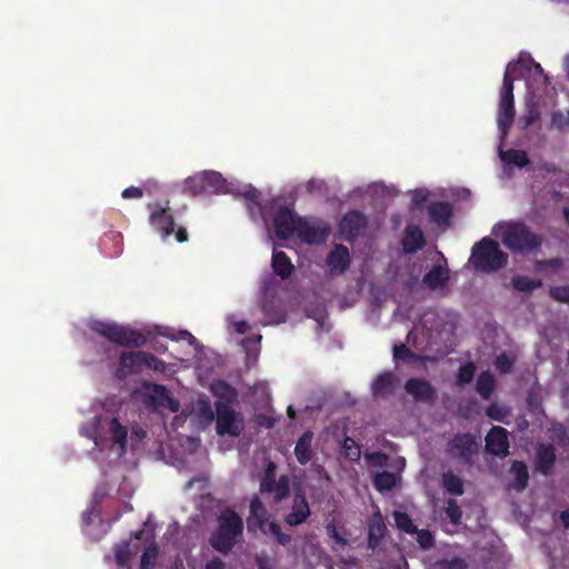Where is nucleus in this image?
Returning <instances> with one entry per match:
<instances>
[{
	"label": "nucleus",
	"mask_w": 569,
	"mask_h": 569,
	"mask_svg": "<svg viewBox=\"0 0 569 569\" xmlns=\"http://www.w3.org/2000/svg\"><path fill=\"white\" fill-rule=\"evenodd\" d=\"M313 432L310 430L305 431L298 439L295 447V456L300 465H307L313 457L312 451Z\"/></svg>",
	"instance_id": "obj_23"
},
{
	"label": "nucleus",
	"mask_w": 569,
	"mask_h": 569,
	"mask_svg": "<svg viewBox=\"0 0 569 569\" xmlns=\"http://www.w3.org/2000/svg\"><path fill=\"white\" fill-rule=\"evenodd\" d=\"M206 569H226L223 561L214 557L206 563Z\"/></svg>",
	"instance_id": "obj_58"
},
{
	"label": "nucleus",
	"mask_w": 569,
	"mask_h": 569,
	"mask_svg": "<svg viewBox=\"0 0 569 569\" xmlns=\"http://www.w3.org/2000/svg\"><path fill=\"white\" fill-rule=\"evenodd\" d=\"M442 487L448 493L453 496H462L465 492L462 479L452 471L442 473Z\"/></svg>",
	"instance_id": "obj_31"
},
{
	"label": "nucleus",
	"mask_w": 569,
	"mask_h": 569,
	"mask_svg": "<svg viewBox=\"0 0 569 569\" xmlns=\"http://www.w3.org/2000/svg\"><path fill=\"white\" fill-rule=\"evenodd\" d=\"M530 63H531V67H532V69L535 70V72H536L537 74H539V76L543 77V83H545V86L550 84L551 79H550V77H549L548 74H546V73H545V70H543V68L541 67V64H540V63H538V62H535L533 60H531V62H530Z\"/></svg>",
	"instance_id": "obj_54"
},
{
	"label": "nucleus",
	"mask_w": 569,
	"mask_h": 569,
	"mask_svg": "<svg viewBox=\"0 0 569 569\" xmlns=\"http://www.w3.org/2000/svg\"><path fill=\"white\" fill-rule=\"evenodd\" d=\"M144 351H126L119 357L116 371L118 379H124L130 375L139 373L142 368Z\"/></svg>",
	"instance_id": "obj_17"
},
{
	"label": "nucleus",
	"mask_w": 569,
	"mask_h": 569,
	"mask_svg": "<svg viewBox=\"0 0 569 569\" xmlns=\"http://www.w3.org/2000/svg\"><path fill=\"white\" fill-rule=\"evenodd\" d=\"M512 286L517 291L520 292H531L537 288L542 286V281L540 279H531L526 276H516L512 278Z\"/></svg>",
	"instance_id": "obj_37"
},
{
	"label": "nucleus",
	"mask_w": 569,
	"mask_h": 569,
	"mask_svg": "<svg viewBox=\"0 0 569 569\" xmlns=\"http://www.w3.org/2000/svg\"><path fill=\"white\" fill-rule=\"evenodd\" d=\"M149 221L163 239H167L174 231L176 223L173 214L168 206L158 207L151 211Z\"/></svg>",
	"instance_id": "obj_16"
},
{
	"label": "nucleus",
	"mask_w": 569,
	"mask_h": 569,
	"mask_svg": "<svg viewBox=\"0 0 569 569\" xmlns=\"http://www.w3.org/2000/svg\"><path fill=\"white\" fill-rule=\"evenodd\" d=\"M243 198L247 201L248 210L251 213L257 211L260 212L263 218L266 217V206H261V192L258 189L249 186L243 192Z\"/></svg>",
	"instance_id": "obj_32"
},
{
	"label": "nucleus",
	"mask_w": 569,
	"mask_h": 569,
	"mask_svg": "<svg viewBox=\"0 0 569 569\" xmlns=\"http://www.w3.org/2000/svg\"><path fill=\"white\" fill-rule=\"evenodd\" d=\"M405 390L417 402L431 403L437 399L436 388L425 379L409 378L405 383Z\"/></svg>",
	"instance_id": "obj_15"
},
{
	"label": "nucleus",
	"mask_w": 569,
	"mask_h": 569,
	"mask_svg": "<svg viewBox=\"0 0 569 569\" xmlns=\"http://www.w3.org/2000/svg\"><path fill=\"white\" fill-rule=\"evenodd\" d=\"M214 407L217 433L221 437L226 435L234 438L239 437L244 429L242 415L232 409L230 403L221 400H217Z\"/></svg>",
	"instance_id": "obj_7"
},
{
	"label": "nucleus",
	"mask_w": 569,
	"mask_h": 569,
	"mask_svg": "<svg viewBox=\"0 0 569 569\" xmlns=\"http://www.w3.org/2000/svg\"><path fill=\"white\" fill-rule=\"evenodd\" d=\"M158 557V549L156 546L146 548L140 559V569H153Z\"/></svg>",
	"instance_id": "obj_40"
},
{
	"label": "nucleus",
	"mask_w": 569,
	"mask_h": 569,
	"mask_svg": "<svg viewBox=\"0 0 569 569\" xmlns=\"http://www.w3.org/2000/svg\"><path fill=\"white\" fill-rule=\"evenodd\" d=\"M393 357L402 361H411L416 358L415 353L405 343L395 346Z\"/></svg>",
	"instance_id": "obj_46"
},
{
	"label": "nucleus",
	"mask_w": 569,
	"mask_h": 569,
	"mask_svg": "<svg viewBox=\"0 0 569 569\" xmlns=\"http://www.w3.org/2000/svg\"><path fill=\"white\" fill-rule=\"evenodd\" d=\"M559 518L565 528H569V510L561 511Z\"/></svg>",
	"instance_id": "obj_62"
},
{
	"label": "nucleus",
	"mask_w": 569,
	"mask_h": 569,
	"mask_svg": "<svg viewBox=\"0 0 569 569\" xmlns=\"http://www.w3.org/2000/svg\"><path fill=\"white\" fill-rule=\"evenodd\" d=\"M183 189L184 192L191 196L208 193L201 172L187 178L183 183Z\"/></svg>",
	"instance_id": "obj_35"
},
{
	"label": "nucleus",
	"mask_w": 569,
	"mask_h": 569,
	"mask_svg": "<svg viewBox=\"0 0 569 569\" xmlns=\"http://www.w3.org/2000/svg\"><path fill=\"white\" fill-rule=\"evenodd\" d=\"M302 217L297 216L292 209L287 206H280L276 209L272 222L276 237L280 240H288L298 229V222Z\"/></svg>",
	"instance_id": "obj_11"
},
{
	"label": "nucleus",
	"mask_w": 569,
	"mask_h": 569,
	"mask_svg": "<svg viewBox=\"0 0 569 569\" xmlns=\"http://www.w3.org/2000/svg\"><path fill=\"white\" fill-rule=\"evenodd\" d=\"M449 280V271L443 267L436 264L423 276L422 282L429 289L443 287Z\"/></svg>",
	"instance_id": "obj_27"
},
{
	"label": "nucleus",
	"mask_w": 569,
	"mask_h": 569,
	"mask_svg": "<svg viewBox=\"0 0 569 569\" xmlns=\"http://www.w3.org/2000/svg\"><path fill=\"white\" fill-rule=\"evenodd\" d=\"M287 413H288V417L291 418V419H295L296 417V411L293 409L292 406H289L288 409H287Z\"/></svg>",
	"instance_id": "obj_64"
},
{
	"label": "nucleus",
	"mask_w": 569,
	"mask_h": 569,
	"mask_svg": "<svg viewBox=\"0 0 569 569\" xmlns=\"http://www.w3.org/2000/svg\"><path fill=\"white\" fill-rule=\"evenodd\" d=\"M368 227V219L359 210L348 211L339 222V232L346 241L356 240Z\"/></svg>",
	"instance_id": "obj_12"
},
{
	"label": "nucleus",
	"mask_w": 569,
	"mask_h": 569,
	"mask_svg": "<svg viewBox=\"0 0 569 569\" xmlns=\"http://www.w3.org/2000/svg\"><path fill=\"white\" fill-rule=\"evenodd\" d=\"M396 476L389 471H381L375 475L373 486L379 492L391 491L396 487Z\"/></svg>",
	"instance_id": "obj_34"
},
{
	"label": "nucleus",
	"mask_w": 569,
	"mask_h": 569,
	"mask_svg": "<svg viewBox=\"0 0 569 569\" xmlns=\"http://www.w3.org/2000/svg\"><path fill=\"white\" fill-rule=\"evenodd\" d=\"M476 373V366L469 361L462 365L457 372V383L459 386L468 385L473 380Z\"/></svg>",
	"instance_id": "obj_38"
},
{
	"label": "nucleus",
	"mask_w": 569,
	"mask_h": 569,
	"mask_svg": "<svg viewBox=\"0 0 569 569\" xmlns=\"http://www.w3.org/2000/svg\"><path fill=\"white\" fill-rule=\"evenodd\" d=\"M386 531L387 527L381 515H375L368 523V548L375 550L383 539Z\"/></svg>",
	"instance_id": "obj_22"
},
{
	"label": "nucleus",
	"mask_w": 569,
	"mask_h": 569,
	"mask_svg": "<svg viewBox=\"0 0 569 569\" xmlns=\"http://www.w3.org/2000/svg\"><path fill=\"white\" fill-rule=\"evenodd\" d=\"M238 333H246L249 330V325L246 321H239L234 325Z\"/></svg>",
	"instance_id": "obj_61"
},
{
	"label": "nucleus",
	"mask_w": 569,
	"mask_h": 569,
	"mask_svg": "<svg viewBox=\"0 0 569 569\" xmlns=\"http://www.w3.org/2000/svg\"><path fill=\"white\" fill-rule=\"evenodd\" d=\"M415 533L417 535V542L421 549L427 550L433 547L435 538L429 530L417 528Z\"/></svg>",
	"instance_id": "obj_44"
},
{
	"label": "nucleus",
	"mask_w": 569,
	"mask_h": 569,
	"mask_svg": "<svg viewBox=\"0 0 569 569\" xmlns=\"http://www.w3.org/2000/svg\"><path fill=\"white\" fill-rule=\"evenodd\" d=\"M556 450L552 445H541L536 452V469L543 475H549L556 463Z\"/></svg>",
	"instance_id": "obj_20"
},
{
	"label": "nucleus",
	"mask_w": 569,
	"mask_h": 569,
	"mask_svg": "<svg viewBox=\"0 0 569 569\" xmlns=\"http://www.w3.org/2000/svg\"><path fill=\"white\" fill-rule=\"evenodd\" d=\"M142 366L152 369L156 372H163L166 370V362L154 355L144 351Z\"/></svg>",
	"instance_id": "obj_43"
},
{
	"label": "nucleus",
	"mask_w": 569,
	"mask_h": 569,
	"mask_svg": "<svg viewBox=\"0 0 569 569\" xmlns=\"http://www.w3.org/2000/svg\"><path fill=\"white\" fill-rule=\"evenodd\" d=\"M331 228L328 222L302 217L298 222L296 236L307 244H321L328 240Z\"/></svg>",
	"instance_id": "obj_10"
},
{
	"label": "nucleus",
	"mask_w": 569,
	"mask_h": 569,
	"mask_svg": "<svg viewBox=\"0 0 569 569\" xmlns=\"http://www.w3.org/2000/svg\"><path fill=\"white\" fill-rule=\"evenodd\" d=\"M428 214L439 227L448 226L452 217V206L445 201L432 202L428 206Z\"/></svg>",
	"instance_id": "obj_21"
},
{
	"label": "nucleus",
	"mask_w": 569,
	"mask_h": 569,
	"mask_svg": "<svg viewBox=\"0 0 569 569\" xmlns=\"http://www.w3.org/2000/svg\"><path fill=\"white\" fill-rule=\"evenodd\" d=\"M427 199V193L422 190H416L412 194V202L415 206H420Z\"/></svg>",
	"instance_id": "obj_59"
},
{
	"label": "nucleus",
	"mask_w": 569,
	"mask_h": 569,
	"mask_svg": "<svg viewBox=\"0 0 569 569\" xmlns=\"http://www.w3.org/2000/svg\"><path fill=\"white\" fill-rule=\"evenodd\" d=\"M247 528L250 532L260 530L266 535L271 533L281 546H287L291 541V536L282 532L278 522L268 521V510L258 496H253L250 501Z\"/></svg>",
	"instance_id": "obj_3"
},
{
	"label": "nucleus",
	"mask_w": 569,
	"mask_h": 569,
	"mask_svg": "<svg viewBox=\"0 0 569 569\" xmlns=\"http://www.w3.org/2000/svg\"><path fill=\"white\" fill-rule=\"evenodd\" d=\"M272 269L281 279H288L293 272V264L283 251H274L272 254Z\"/></svg>",
	"instance_id": "obj_28"
},
{
	"label": "nucleus",
	"mask_w": 569,
	"mask_h": 569,
	"mask_svg": "<svg viewBox=\"0 0 569 569\" xmlns=\"http://www.w3.org/2000/svg\"><path fill=\"white\" fill-rule=\"evenodd\" d=\"M342 449L345 451V455L353 461H357L360 459L361 451L360 447L357 445V442L350 438L346 437L342 443Z\"/></svg>",
	"instance_id": "obj_41"
},
{
	"label": "nucleus",
	"mask_w": 569,
	"mask_h": 569,
	"mask_svg": "<svg viewBox=\"0 0 569 569\" xmlns=\"http://www.w3.org/2000/svg\"><path fill=\"white\" fill-rule=\"evenodd\" d=\"M116 559L119 566L123 567L128 563L130 555H129V545L126 542L122 546H118L116 548Z\"/></svg>",
	"instance_id": "obj_48"
},
{
	"label": "nucleus",
	"mask_w": 569,
	"mask_h": 569,
	"mask_svg": "<svg viewBox=\"0 0 569 569\" xmlns=\"http://www.w3.org/2000/svg\"><path fill=\"white\" fill-rule=\"evenodd\" d=\"M486 415L491 419L496 421H502L503 420V410L500 408L497 403H491L486 409Z\"/></svg>",
	"instance_id": "obj_49"
},
{
	"label": "nucleus",
	"mask_w": 569,
	"mask_h": 569,
	"mask_svg": "<svg viewBox=\"0 0 569 569\" xmlns=\"http://www.w3.org/2000/svg\"><path fill=\"white\" fill-rule=\"evenodd\" d=\"M142 197H143V190L138 187H129L122 191V198H124V199H132V198L138 199V198H142Z\"/></svg>",
	"instance_id": "obj_52"
},
{
	"label": "nucleus",
	"mask_w": 569,
	"mask_h": 569,
	"mask_svg": "<svg viewBox=\"0 0 569 569\" xmlns=\"http://www.w3.org/2000/svg\"><path fill=\"white\" fill-rule=\"evenodd\" d=\"M176 239L178 242H186L189 239L187 229L184 227H179L176 231Z\"/></svg>",
	"instance_id": "obj_60"
},
{
	"label": "nucleus",
	"mask_w": 569,
	"mask_h": 569,
	"mask_svg": "<svg viewBox=\"0 0 569 569\" xmlns=\"http://www.w3.org/2000/svg\"><path fill=\"white\" fill-rule=\"evenodd\" d=\"M90 329L109 341L127 348H140L147 338L138 330L120 326L114 322L92 321Z\"/></svg>",
	"instance_id": "obj_4"
},
{
	"label": "nucleus",
	"mask_w": 569,
	"mask_h": 569,
	"mask_svg": "<svg viewBox=\"0 0 569 569\" xmlns=\"http://www.w3.org/2000/svg\"><path fill=\"white\" fill-rule=\"evenodd\" d=\"M503 244L512 251L529 253L541 246V239L523 222L507 226L502 234Z\"/></svg>",
	"instance_id": "obj_6"
},
{
	"label": "nucleus",
	"mask_w": 569,
	"mask_h": 569,
	"mask_svg": "<svg viewBox=\"0 0 569 569\" xmlns=\"http://www.w3.org/2000/svg\"><path fill=\"white\" fill-rule=\"evenodd\" d=\"M480 441L477 436L466 432L456 433L448 442V453L466 465H471L479 453Z\"/></svg>",
	"instance_id": "obj_9"
},
{
	"label": "nucleus",
	"mask_w": 569,
	"mask_h": 569,
	"mask_svg": "<svg viewBox=\"0 0 569 569\" xmlns=\"http://www.w3.org/2000/svg\"><path fill=\"white\" fill-rule=\"evenodd\" d=\"M500 158L503 162L515 164L518 168H525L530 163L527 152L518 149L500 151Z\"/></svg>",
	"instance_id": "obj_33"
},
{
	"label": "nucleus",
	"mask_w": 569,
	"mask_h": 569,
	"mask_svg": "<svg viewBox=\"0 0 569 569\" xmlns=\"http://www.w3.org/2000/svg\"><path fill=\"white\" fill-rule=\"evenodd\" d=\"M327 533L330 538L335 539L340 545H346L347 540L340 536V533L337 530V527L333 522L328 523L327 526Z\"/></svg>",
	"instance_id": "obj_51"
},
{
	"label": "nucleus",
	"mask_w": 569,
	"mask_h": 569,
	"mask_svg": "<svg viewBox=\"0 0 569 569\" xmlns=\"http://www.w3.org/2000/svg\"><path fill=\"white\" fill-rule=\"evenodd\" d=\"M446 569H467V566L463 559L455 558L447 563Z\"/></svg>",
	"instance_id": "obj_57"
},
{
	"label": "nucleus",
	"mask_w": 569,
	"mask_h": 569,
	"mask_svg": "<svg viewBox=\"0 0 569 569\" xmlns=\"http://www.w3.org/2000/svg\"><path fill=\"white\" fill-rule=\"evenodd\" d=\"M311 511L309 502L302 490H296L292 498L290 511L284 516V522L290 527H297L305 523L310 517Z\"/></svg>",
	"instance_id": "obj_13"
},
{
	"label": "nucleus",
	"mask_w": 569,
	"mask_h": 569,
	"mask_svg": "<svg viewBox=\"0 0 569 569\" xmlns=\"http://www.w3.org/2000/svg\"><path fill=\"white\" fill-rule=\"evenodd\" d=\"M276 463L271 460L268 461L259 489L261 493H274L273 502L280 503L290 495V480L287 475H281L276 479Z\"/></svg>",
	"instance_id": "obj_8"
},
{
	"label": "nucleus",
	"mask_w": 569,
	"mask_h": 569,
	"mask_svg": "<svg viewBox=\"0 0 569 569\" xmlns=\"http://www.w3.org/2000/svg\"><path fill=\"white\" fill-rule=\"evenodd\" d=\"M549 296L556 301L569 303V286H556L549 289Z\"/></svg>",
	"instance_id": "obj_45"
},
{
	"label": "nucleus",
	"mask_w": 569,
	"mask_h": 569,
	"mask_svg": "<svg viewBox=\"0 0 569 569\" xmlns=\"http://www.w3.org/2000/svg\"><path fill=\"white\" fill-rule=\"evenodd\" d=\"M427 243L426 237L419 226L408 224L401 239L405 253L412 254L421 250Z\"/></svg>",
	"instance_id": "obj_19"
},
{
	"label": "nucleus",
	"mask_w": 569,
	"mask_h": 569,
	"mask_svg": "<svg viewBox=\"0 0 569 569\" xmlns=\"http://www.w3.org/2000/svg\"><path fill=\"white\" fill-rule=\"evenodd\" d=\"M161 335L170 338L173 341H179V340H187L189 338V336L191 335V332H189L188 330H180L176 335H168L166 332H163Z\"/></svg>",
	"instance_id": "obj_56"
},
{
	"label": "nucleus",
	"mask_w": 569,
	"mask_h": 569,
	"mask_svg": "<svg viewBox=\"0 0 569 569\" xmlns=\"http://www.w3.org/2000/svg\"><path fill=\"white\" fill-rule=\"evenodd\" d=\"M109 435L113 443L118 445L119 449L124 451L127 446L128 430L127 427L120 423L118 418H112L110 420Z\"/></svg>",
	"instance_id": "obj_29"
},
{
	"label": "nucleus",
	"mask_w": 569,
	"mask_h": 569,
	"mask_svg": "<svg viewBox=\"0 0 569 569\" xmlns=\"http://www.w3.org/2000/svg\"><path fill=\"white\" fill-rule=\"evenodd\" d=\"M510 473L513 475V481L510 487L517 491L522 492L529 482L528 467L523 461L515 460L510 466Z\"/></svg>",
	"instance_id": "obj_25"
},
{
	"label": "nucleus",
	"mask_w": 569,
	"mask_h": 569,
	"mask_svg": "<svg viewBox=\"0 0 569 569\" xmlns=\"http://www.w3.org/2000/svg\"><path fill=\"white\" fill-rule=\"evenodd\" d=\"M519 61L509 62L503 74L502 89L499 101V110L497 123L502 132V136H507L508 130L513 123L515 119V97H513V82L515 78L512 73L516 71Z\"/></svg>",
	"instance_id": "obj_5"
},
{
	"label": "nucleus",
	"mask_w": 569,
	"mask_h": 569,
	"mask_svg": "<svg viewBox=\"0 0 569 569\" xmlns=\"http://www.w3.org/2000/svg\"><path fill=\"white\" fill-rule=\"evenodd\" d=\"M212 392L214 396L220 398L219 400L230 403L237 397L236 389L230 386L228 382L219 380L212 387Z\"/></svg>",
	"instance_id": "obj_36"
},
{
	"label": "nucleus",
	"mask_w": 569,
	"mask_h": 569,
	"mask_svg": "<svg viewBox=\"0 0 569 569\" xmlns=\"http://www.w3.org/2000/svg\"><path fill=\"white\" fill-rule=\"evenodd\" d=\"M486 450L497 457H507L509 455L508 431L503 427L493 426L487 433Z\"/></svg>",
	"instance_id": "obj_14"
},
{
	"label": "nucleus",
	"mask_w": 569,
	"mask_h": 569,
	"mask_svg": "<svg viewBox=\"0 0 569 569\" xmlns=\"http://www.w3.org/2000/svg\"><path fill=\"white\" fill-rule=\"evenodd\" d=\"M539 118V112L536 110H531L527 116L522 117L520 119L521 122H523V127H528L532 124L536 120Z\"/></svg>",
	"instance_id": "obj_55"
},
{
	"label": "nucleus",
	"mask_w": 569,
	"mask_h": 569,
	"mask_svg": "<svg viewBox=\"0 0 569 569\" xmlns=\"http://www.w3.org/2000/svg\"><path fill=\"white\" fill-rule=\"evenodd\" d=\"M496 387V380L489 371H482L476 382V390L482 399H490Z\"/></svg>",
	"instance_id": "obj_30"
},
{
	"label": "nucleus",
	"mask_w": 569,
	"mask_h": 569,
	"mask_svg": "<svg viewBox=\"0 0 569 569\" xmlns=\"http://www.w3.org/2000/svg\"><path fill=\"white\" fill-rule=\"evenodd\" d=\"M470 262L478 271L493 272L507 264L508 256L496 240L486 237L472 247Z\"/></svg>",
	"instance_id": "obj_2"
},
{
	"label": "nucleus",
	"mask_w": 569,
	"mask_h": 569,
	"mask_svg": "<svg viewBox=\"0 0 569 569\" xmlns=\"http://www.w3.org/2000/svg\"><path fill=\"white\" fill-rule=\"evenodd\" d=\"M199 415L209 421L213 420L214 415H213V411H212V408H211L209 401H207V400L199 401Z\"/></svg>",
	"instance_id": "obj_50"
},
{
	"label": "nucleus",
	"mask_w": 569,
	"mask_h": 569,
	"mask_svg": "<svg viewBox=\"0 0 569 569\" xmlns=\"http://www.w3.org/2000/svg\"><path fill=\"white\" fill-rule=\"evenodd\" d=\"M188 343L194 348H198L201 349V345L199 343V341L197 340V338L191 333L189 336V338L187 339Z\"/></svg>",
	"instance_id": "obj_63"
},
{
	"label": "nucleus",
	"mask_w": 569,
	"mask_h": 569,
	"mask_svg": "<svg viewBox=\"0 0 569 569\" xmlns=\"http://www.w3.org/2000/svg\"><path fill=\"white\" fill-rule=\"evenodd\" d=\"M495 366L501 373H507L513 366V359L506 353H501L496 358Z\"/></svg>",
	"instance_id": "obj_47"
},
{
	"label": "nucleus",
	"mask_w": 569,
	"mask_h": 569,
	"mask_svg": "<svg viewBox=\"0 0 569 569\" xmlns=\"http://www.w3.org/2000/svg\"><path fill=\"white\" fill-rule=\"evenodd\" d=\"M396 376L392 372L379 375L371 383L372 393L377 397H388L392 395L396 386Z\"/></svg>",
	"instance_id": "obj_24"
},
{
	"label": "nucleus",
	"mask_w": 569,
	"mask_h": 569,
	"mask_svg": "<svg viewBox=\"0 0 569 569\" xmlns=\"http://www.w3.org/2000/svg\"><path fill=\"white\" fill-rule=\"evenodd\" d=\"M395 521L397 527L406 533L413 535L417 527L413 525L412 519L406 512L397 511L395 513Z\"/></svg>",
	"instance_id": "obj_39"
},
{
	"label": "nucleus",
	"mask_w": 569,
	"mask_h": 569,
	"mask_svg": "<svg viewBox=\"0 0 569 569\" xmlns=\"http://www.w3.org/2000/svg\"><path fill=\"white\" fill-rule=\"evenodd\" d=\"M350 261L349 249L343 244H336L326 259L330 272L336 274L345 273L350 267Z\"/></svg>",
	"instance_id": "obj_18"
},
{
	"label": "nucleus",
	"mask_w": 569,
	"mask_h": 569,
	"mask_svg": "<svg viewBox=\"0 0 569 569\" xmlns=\"http://www.w3.org/2000/svg\"><path fill=\"white\" fill-rule=\"evenodd\" d=\"M446 515L453 525H459L462 519V510L455 499L447 502Z\"/></svg>",
	"instance_id": "obj_42"
},
{
	"label": "nucleus",
	"mask_w": 569,
	"mask_h": 569,
	"mask_svg": "<svg viewBox=\"0 0 569 569\" xmlns=\"http://www.w3.org/2000/svg\"><path fill=\"white\" fill-rule=\"evenodd\" d=\"M202 178L206 183L207 192L211 193H227L229 186L227 180L218 171H203Z\"/></svg>",
	"instance_id": "obj_26"
},
{
	"label": "nucleus",
	"mask_w": 569,
	"mask_h": 569,
	"mask_svg": "<svg viewBox=\"0 0 569 569\" xmlns=\"http://www.w3.org/2000/svg\"><path fill=\"white\" fill-rule=\"evenodd\" d=\"M243 535L242 518L230 508H226L217 518V528L209 538L213 550L228 555L240 542Z\"/></svg>",
	"instance_id": "obj_1"
},
{
	"label": "nucleus",
	"mask_w": 569,
	"mask_h": 569,
	"mask_svg": "<svg viewBox=\"0 0 569 569\" xmlns=\"http://www.w3.org/2000/svg\"><path fill=\"white\" fill-rule=\"evenodd\" d=\"M567 123L565 116L560 111H556L551 116V126L561 129Z\"/></svg>",
	"instance_id": "obj_53"
}]
</instances>
